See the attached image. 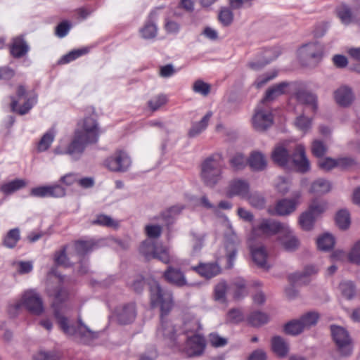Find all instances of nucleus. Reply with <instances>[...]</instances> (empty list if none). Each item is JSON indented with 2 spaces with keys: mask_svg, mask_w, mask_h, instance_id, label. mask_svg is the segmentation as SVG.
<instances>
[{
  "mask_svg": "<svg viewBox=\"0 0 360 360\" xmlns=\"http://www.w3.org/2000/svg\"><path fill=\"white\" fill-rule=\"evenodd\" d=\"M63 280V276L57 274L56 268H51L47 275L46 290L49 296L53 297L52 307L54 316L60 328L66 335L78 337L84 342L87 343L89 340L96 338L97 333L84 325L80 319L78 321L77 328L68 324V319L63 314L68 308L63 302L68 297V290L62 286Z\"/></svg>",
  "mask_w": 360,
  "mask_h": 360,
  "instance_id": "1",
  "label": "nucleus"
},
{
  "mask_svg": "<svg viewBox=\"0 0 360 360\" xmlns=\"http://www.w3.org/2000/svg\"><path fill=\"white\" fill-rule=\"evenodd\" d=\"M259 229L265 233L278 234V242L288 252H294L300 246L298 238L285 223L271 219L264 220L259 224Z\"/></svg>",
  "mask_w": 360,
  "mask_h": 360,
  "instance_id": "2",
  "label": "nucleus"
},
{
  "mask_svg": "<svg viewBox=\"0 0 360 360\" xmlns=\"http://www.w3.org/2000/svg\"><path fill=\"white\" fill-rule=\"evenodd\" d=\"M150 292L152 307H159L160 316H167L174 306L172 292L162 288L158 282L153 281L150 283Z\"/></svg>",
  "mask_w": 360,
  "mask_h": 360,
  "instance_id": "3",
  "label": "nucleus"
},
{
  "mask_svg": "<svg viewBox=\"0 0 360 360\" xmlns=\"http://www.w3.org/2000/svg\"><path fill=\"white\" fill-rule=\"evenodd\" d=\"M150 292L152 307H159L160 316H167L174 306L172 292L162 288L158 282L153 281L150 283Z\"/></svg>",
  "mask_w": 360,
  "mask_h": 360,
  "instance_id": "4",
  "label": "nucleus"
},
{
  "mask_svg": "<svg viewBox=\"0 0 360 360\" xmlns=\"http://www.w3.org/2000/svg\"><path fill=\"white\" fill-rule=\"evenodd\" d=\"M222 169L221 155H213L205 160L202 164L200 172V176L205 185L213 188L218 184L221 179Z\"/></svg>",
  "mask_w": 360,
  "mask_h": 360,
  "instance_id": "5",
  "label": "nucleus"
},
{
  "mask_svg": "<svg viewBox=\"0 0 360 360\" xmlns=\"http://www.w3.org/2000/svg\"><path fill=\"white\" fill-rule=\"evenodd\" d=\"M330 333L338 352L342 356H350L353 351V345L348 331L342 326L332 325Z\"/></svg>",
  "mask_w": 360,
  "mask_h": 360,
  "instance_id": "6",
  "label": "nucleus"
},
{
  "mask_svg": "<svg viewBox=\"0 0 360 360\" xmlns=\"http://www.w3.org/2000/svg\"><path fill=\"white\" fill-rule=\"evenodd\" d=\"M75 132H79L82 137L91 144L96 143L98 141L100 129L98 123L93 117H86L77 124V128Z\"/></svg>",
  "mask_w": 360,
  "mask_h": 360,
  "instance_id": "7",
  "label": "nucleus"
},
{
  "mask_svg": "<svg viewBox=\"0 0 360 360\" xmlns=\"http://www.w3.org/2000/svg\"><path fill=\"white\" fill-rule=\"evenodd\" d=\"M323 46L318 42H311L303 45L299 50V56L302 63L306 66H315L321 60Z\"/></svg>",
  "mask_w": 360,
  "mask_h": 360,
  "instance_id": "8",
  "label": "nucleus"
},
{
  "mask_svg": "<svg viewBox=\"0 0 360 360\" xmlns=\"http://www.w3.org/2000/svg\"><path fill=\"white\" fill-rule=\"evenodd\" d=\"M24 306L27 310L34 315H40L44 311L43 300L40 295L35 290L25 291L20 302L15 304V309H18Z\"/></svg>",
  "mask_w": 360,
  "mask_h": 360,
  "instance_id": "9",
  "label": "nucleus"
},
{
  "mask_svg": "<svg viewBox=\"0 0 360 360\" xmlns=\"http://www.w3.org/2000/svg\"><path fill=\"white\" fill-rule=\"evenodd\" d=\"M157 338L162 339L171 345H179L181 343V333L174 325L165 316H160V323L156 331Z\"/></svg>",
  "mask_w": 360,
  "mask_h": 360,
  "instance_id": "10",
  "label": "nucleus"
},
{
  "mask_svg": "<svg viewBox=\"0 0 360 360\" xmlns=\"http://www.w3.org/2000/svg\"><path fill=\"white\" fill-rule=\"evenodd\" d=\"M301 193L295 191L292 193V198H283L276 203L274 207L268 209L271 215L288 216L294 212L300 204Z\"/></svg>",
  "mask_w": 360,
  "mask_h": 360,
  "instance_id": "11",
  "label": "nucleus"
},
{
  "mask_svg": "<svg viewBox=\"0 0 360 360\" xmlns=\"http://www.w3.org/2000/svg\"><path fill=\"white\" fill-rule=\"evenodd\" d=\"M131 163L129 156L122 150L116 151L105 160V167L109 170L117 172H127L131 166Z\"/></svg>",
  "mask_w": 360,
  "mask_h": 360,
  "instance_id": "12",
  "label": "nucleus"
},
{
  "mask_svg": "<svg viewBox=\"0 0 360 360\" xmlns=\"http://www.w3.org/2000/svg\"><path fill=\"white\" fill-rule=\"evenodd\" d=\"M185 342V346L183 349L184 353L188 357H193L201 355L205 348V338L200 335H192L181 340Z\"/></svg>",
  "mask_w": 360,
  "mask_h": 360,
  "instance_id": "13",
  "label": "nucleus"
},
{
  "mask_svg": "<svg viewBox=\"0 0 360 360\" xmlns=\"http://www.w3.org/2000/svg\"><path fill=\"white\" fill-rule=\"evenodd\" d=\"M273 124L272 114L266 110L257 107L252 117V126L256 131H264Z\"/></svg>",
  "mask_w": 360,
  "mask_h": 360,
  "instance_id": "14",
  "label": "nucleus"
},
{
  "mask_svg": "<svg viewBox=\"0 0 360 360\" xmlns=\"http://www.w3.org/2000/svg\"><path fill=\"white\" fill-rule=\"evenodd\" d=\"M89 144L91 143L86 142L79 132H75L72 141L67 146L68 155L71 156L72 160H77L80 158Z\"/></svg>",
  "mask_w": 360,
  "mask_h": 360,
  "instance_id": "15",
  "label": "nucleus"
},
{
  "mask_svg": "<svg viewBox=\"0 0 360 360\" xmlns=\"http://www.w3.org/2000/svg\"><path fill=\"white\" fill-rule=\"evenodd\" d=\"M294 166L301 173H305L310 169V163L307 158L305 149L302 145H297L290 155Z\"/></svg>",
  "mask_w": 360,
  "mask_h": 360,
  "instance_id": "16",
  "label": "nucleus"
},
{
  "mask_svg": "<svg viewBox=\"0 0 360 360\" xmlns=\"http://www.w3.org/2000/svg\"><path fill=\"white\" fill-rule=\"evenodd\" d=\"M163 277L167 282L179 288L191 285L184 272L178 268L168 266L163 274Z\"/></svg>",
  "mask_w": 360,
  "mask_h": 360,
  "instance_id": "17",
  "label": "nucleus"
},
{
  "mask_svg": "<svg viewBox=\"0 0 360 360\" xmlns=\"http://www.w3.org/2000/svg\"><path fill=\"white\" fill-rule=\"evenodd\" d=\"M136 316V307L134 303L120 306L115 309V316L120 324L126 325L132 323Z\"/></svg>",
  "mask_w": 360,
  "mask_h": 360,
  "instance_id": "18",
  "label": "nucleus"
},
{
  "mask_svg": "<svg viewBox=\"0 0 360 360\" xmlns=\"http://www.w3.org/2000/svg\"><path fill=\"white\" fill-rule=\"evenodd\" d=\"M239 240L234 233L226 236L225 248L226 251L227 268L231 269L236 258L237 246Z\"/></svg>",
  "mask_w": 360,
  "mask_h": 360,
  "instance_id": "19",
  "label": "nucleus"
},
{
  "mask_svg": "<svg viewBox=\"0 0 360 360\" xmlns=\"http://www.w3.org/2000/svg\"><path fill=\"white\" fill-rule=\"evenodd\" d=\"M250 252L252 260L258 267L264 270H269L271 267L267 262L268 253L265 247L262 245L250 246Z\"/></svg>",
  "mask_w": 360,
  "mask_h": 360,
  "instance_id": "20",
  "label": "nucleus"
},
{
  "mask_svg": "<svg viewBox=\"0 0 360 360\" xmlns=\"http://www.w3.org/2000/svg\"><path fill=\"white\" fill-rule=\"evenodd\" d=\"M9 49L11 55L13 58H20L27 53L30 47L22 36H18L12 39Z\"/></svg>",
  "mask_w": 360,
  "mask_h": 360,
  "instance_id": "21",
  "label": "nucleus"
},
{
  "mask_svg": "<svg viewBox=\"0 0 360 360\" xmlns=\"http://www.w3.org/2000/svg\"><path fill=\"white\" fill-rule=\"evenodd\" d=\"M334 97L337 103L343 107L351 105L354 99L352 89L346 85L341 86L338 88L334 92Z\"/></svg>",
  "mask_w": 360,
  "mask_h": 360,
  "instance_id": "22",
  "label": "nucleus"
},
{
  "mask_svg": "<svg viewBox=\"0 0 360 360\" xmlns=\"http://www.w3.org/2000/svg\"><path fill=\"white\" fill-rule=\"evenodd\" d=\"M191 269L201 276L210 279L221 272V268L217 263H200L199 265L192 266Z\"/></svg>",
  "mask_w": 360,
  "mask_h": 360,
  "instance_id": "23",
  "label": "nucleus"
},
{
  "mask_svg": "<svg viewBox=\"0 0 360 360\" xmlns=\"http://www.w3.org/2000/svg\"><path fill=\"white\" fill-rule=\"evenodd\" d=\"M250 184L249 183L243 179H237L233 180L229 189V195L230 196L238 195L242 198L248 197L250 193Z\"/></svg>",
  "mask_w": 360,
  "mask_h": 360,
  "instance_id": "24",
  "label": "nucleus"
},
{
  "mask_svg": "<svg viewBox=\"0 0 360 360\" xmlns=\"http://www.w3.org/2000/svg\"><path fill=\"white\" fill-rule=\"evenodd\" d=\"M235 300H240L248 295L246 281L240 277L234 278L229 287Z\"/></svg>",
  "mask_w": 360,
  "mask_h": 360,
  "instance_id": "25",
  "label": "nucleus"
},
{
  "mask_svg": "<svg viewBox=\"0 0 360 360\" xmlns=\"http://www.w3.org/2000/svg\"><path fill=\"white\" fill-rule=\"evenodd\" d=\"M297 100L306 105V109H310L312 112L317 110L316 96L304 89H300L295 93Z\"/></svg>",
  "mask_w": 360,
  "mask_h": 360,
  "instance_id": "26",
  "label": "nucleus"
},
{
  "mask_svg": "<svg viewBox=\"0 0 360 360\" xmlns=\"http://www.w3.org/2000/svg\"><path fill=\"white\" fill-rule=\"evenodd\" d=\"M289 84L286 82H283L272 86L269 87L264 97L262 100V103H266L275 100L278 96L285 94L287 87Z\"/></svg>",
  "mask_w": 360,
  "mask_h": 360,
  "instance_id": "27",
  "label": "nucleus"
},
{
  "mask_svg": "<svg viewBox=\"0 0 360 360\" xmlns=\"http://www.w3.org/2000/svg\"><path fill=\"white\" fill-rule=\"evenodd\" d=\"M201 329V324L200 321L194 317L186 318L184 320L182 328L181 329V335L185 337L191 336L192 335H197L196 333Z\"/></svg>",
  "mask_w": 360,
  "mask_h": 360,
  "instance_id": "28",
  "label": "nucleus"
},
{
  "mask_svg": "<svg viewBox=\"0 0 360 360\" xmlns=\"http://www.w3.org/2000/svg\"><path fill=\"white\" fill-rule=\"evenodd\" d=\"M248 163L253 171H263L267 165L266 157L258 151H254L250 154Z\"/></svg>",
  "mask_w": 360,
  "mask_h": 360,
  "instance_id": "29",
  "label": "nucleus"
},
{
  "mask_svg": "<svg viewBox=\"0 0 360 360\" xmlns=\"http://www.w3.org/2000/svg\"><path fill=\"white\" fill-rule=\"evenodd\" d=\"M11 108L12 112H16L18 114L22 115L27 113L37 103V96L34 95L28 98L22 106L18 108V101L13 97H11Z\"/></svg>",
  "mask_w": 360,
  "mask_h": 360,
  "instance_id": "30",
  "label": "nucleus"
},
{
  "mask_svg": "<svg viewBox=\"0 0 360 360\" xmlns=\"http://www.w3.org/2000/svg\"><path fill=\"white\" fill-rule=\"evenodd\" d=\"M271 158L277 165L285 167L290 160V155L283 146H277L271 153Z\"/></svg>",
  "mask_w": 360,
  "mask_h": 360,
  "instance_id": "31",
  "label": "nucleus"
},
{
  "mask_svg": "<svg viewBox=\"0 0 360 360\" xmlns=\"http://www.w3.org/2000/svg\"><path fill=\"white\" fill-rule=\"evenodd\" d=\"M212 116V112L209 111L200 122L193 123L188 132V136L190 138H193L201 134L207 128Z\"/></svg>",
  "mask_w": 360,
  "mask_h": 360,
  "instance_id": "32",
  "label": "nucleus"
},
{
  "mask_svg": "<svg viewBox=\"0 0 360 360\" xmlns=\"http://www.w3.org/2000/svg\"><path fill=\"white\" fill-rule=\"evenodd\" d=\"M271 349L279 357H285L289 351L288 344L281 336H274L272 338Z\"/></svg>",
  "mask_w": 360,
  "mask_h": 360,
  "instance_id": "33",
  "label": "nucleus"
},
{
  "mask_svg": "<svg viewBox=\"0 0 360 360\" xmlns=\"http://www.w3.org/2000/svg\"><path fill=\"white\" fill-rule=\"evenodd\" d=\"M278 56V53L274 49H266L263 53V60L257 62H250L248 65L253 70H259L269 63L271 61L275 60Z\"/></svg>",
  "mask_w": 360,
  "mask_h": 360,
  "instance_id": "34",
  "label": "nucleus"
},
{
  "mask_svg": "<svg viewBox=\"0 0 360 360\" xmlns=\"http://www.w3.org/2000/svg\"><path fill=\"white\" fill-rule=\"evenodd\" d=\"M96 244L91 240H78L74 244L75 252L78 256L79 259L82 258L89 252H91Z\"/></svg>",
  "mask_w": 360,
  "mask_h": 360,
  "instance_id": "35",
  "label": "nucleus"
},
{
  "mask_svg": "<svg viewBox=\"0 0 360 360\" xmlns=\"http://www.w3.org/2000/svg\"><path fill=\"white\" fill-rule=\"evenodd\" d=\"M336 13L344 25H347L356 21V15L352 13L351 8L345 4L339 6L336 8Z\"/></svg>",
  "mask_w": 360,
  "mask_h": 360,
  "instance_id": "36",
  "label": "nucleus"
},
{
  "mask_svg": "<svg viewBox=\"0 0 360 360\" xmlns=\"http://www.w3.org/2000/svg\"><path fill=\"white\" fill-rule=\"evenodd\" d=\"M26 186V181L23 179H16L8 183L4 184L0 187V191L5 195H10Z\"/></svg>",
  "mask_w": 360,
  "mask_h": 360,
  "instance_id": "37",
  "label": "nucleus"
},
{
  "mask_svg": "<svg viewBox=\"0 0 360 360\" xmlns=\"http://www.w3.org/2000/svg\"><path fill=\"white\" fill-rule=\"evenodd\" d=\"M318 272V269L314 265L307 266L303 271L297 272L289 276V279L293 282L305 283V278Z\"/></svg>",
  "mask_w": 360,
  "mask_h": 360,
  "instance_id": "38",
  "label": "nucleus"
},
{
  "mask_svg": "<svg viewBox=\"0 0 360 360\" xmlns=\"http://www.w3.org/2000/svg\"><path fill=\"white\" fill-rule=\"evenodd\" d=\"M20 239V231L18 228H14L8 231L3 239V245L7 248H14Z\"/></svg>",
  "mask_w": 360,
  "mask_h": 360,
  "instance_id": "39",
  "label": "nucleus"
},
{
  "mask_svg": "<svg viewBox=\"0 0 360 360\" xmlns=\"http://www.w3.org/2000/svg\"><path fill=\"white\" fill-rule=\"evenodd\" d=\"M269 321V316L266 314L255 311L250 314L248 317V323L253 327H259Z\"/></svg>",
  "mask_w": 360,
  "mask_h": 360,
  "instance_id": "40",
  "label": "nucleus"
},
{
  "mask_svg": "<svg viewBox=\"0 0 360 360\" xmlns=\"http://www.w3.org/2000/svg\"><path fill=\"white\" fill-rule=\"evenodd\" d=\"M159 243L150 240H146L142 242L139 251L140 253L145 257L147 260L153 259L156 248Z\"/></svg>",
  "mask_w": 360,
  "mask_h": 360,
  "instance_id": "41",
  "label": "nucleus"
},
{
  "mask_svg": "<svg viewBox=\"0 0 360 360\" xmlns=\"http://www.w3.org/2000/svg\"><path fill=\"white\" fill-rule=\"evenodd\" d=\"M319 319V315L315 311H309L304 314L299 319L304 330H307L314 326Z\"/></svg>",
  "mask_w": 360,
  "mask_h": 360,
  "instance_id": "42",
  "label": "nucleus"
},
{
  "mask_svg": "<svg viewBox=\"0 0 360 360\" xmlns=\"http://www.w3.org/2000/svg\"><path fill=\"white\" fill-rule=\"evenodd\" d=\"M331 190V184L325 179H319L311 184L310 191L316 194H324Z\"/></svg>",
  "mask_w": 360,
  "mask_h": 360,
  "instance_id": "43",
  "label": "nucleus"
},
{
  "mask_svg": "<svg viewBox=\"0 0 360 360\" xmlns=\"http://www.w3.org/2000/svg\"><path fill=\"white\" fill-rule=\"evenodd\" d=\"M153 259H156L164 264H168L172 261V256L167 247L159 243Z\"/></svg>",
  "mask_w": 360,
  "mask_h": 360,
  "instance_id": "44",
  "label": "nucleus"
},
{
  "mask_svg": "<svg viewBox=\"0 0 360 360\" xmlns=\"http://www.w3.org/2000/svg\"><path fill=\"white\" fill-rule=\"evenodd\" d=\"M335 245V238L330 233H324L317 239L318 248L323 251L331 250Z\"/></svg>",
  "mask_w": 360,
  "mask_h": 360,
  "instance_id": "45",
  "label": "nucleus"
},
{
  "mask_svg": "<svg viewBox=\"0 0 360 360\" xmlns=\"http://www.w3.org/2000/svg\"><path fill=\"white\" fill-rule=\"evenodd\" d=\"M183 209V206L176 205L171 207L160 214V219H162L169 226L173 224L174 216L179 214Z\"/></svg>",
  "mask_w": 360,
  "mask_h": 360,
  "instance_id": "46",
  "label": "nucleus"
},
{
  "mask_svg": "<svg viewBox=\"0 0 360 360\" xmlns=\"http://www.w3.org/2000/svg\"><path fill=\"white\" fill-rule=\"evenodd\" d=\"M55 138V133L52 130L48 131L45 133L39 142L38 143L37 150L39 152H43L46 150L53 141Z\"/></svg>",
  "mask_w": 360,
  "mask_h": 360,
  "instance_id": "47",
  "label": "nucleus"
},
{
  "mask_svg": "<svg viewBox=\"0 0 360 360\" xmlns=\"http://www.w3.org/2000/svg\"><path fill=\"white\" fill-rule=\"evenodd\" d=\"M316 218V217L307 210L300 215L299 223L302 229L309 231L312 229Z\"/></svg>",
  "mask_w": 360,
  "mask_h": 360,
  "instance_id": "48",
  "label": "nucleus"
},
{
  "mask_svg": "<svg viewBox=\"0 0 360 360\" xmlns=\"http://www.w3.org/2000/svg\"><path fill=\"white\" fill-rule=\"evenodd\" d=\"M304 330L302 328L299 319H295L287 323L284 326V331L286 334L297 335Z\"/></svg>",
  "mask_w": 360,
  "mask_h": 360,
  "instance_id": "49",
  "label": "nucleus"
},
{
  "mask_svg": "<svg viewBox=\"0 0 360 360\" xmlns=\"http://www.w3.org/2000/svg\"><path fill=\"white\" fill-rule=\"evenodd\" d=\"M335 221L340 229H347L350 224L349 212L345 210H340L336 214Z\"/></svg>",
  "mask_w": 360,
  "mask_h": 360,
  "instance_id": "50",
  "label": "nucleus"
},
{
  "mask_svg": "<svg viewBox=\"0 0 360 360\" xmlns=\"http://www.w3.org/2000/svg\"><path fill=\"white\" fill-rule=\"evenodd\" d=\"M246 199L248 202L254 207L261 209L265 205L264 198L257 192L249 193Z\"/></svg>",
  "mask_w": 360,
  "mask_h": 360,
  "instance_id": "51",
  "label": "nucleus"
},
{
  "mask_svg": "<svg viewBox=\"0 0 360 360\" xmlns=\"http://www.w3.org/2000/svg\"><path fill=\"white\" fill-rule=\"evenodd\" d=\"M54 262L58 266H63L65 267L72 266V263L66 255V246H64L62 250L55 253Z\"/></svg>",
  "mask_w": 360,
  "mask_h": 360,
  "instance_id": "52",
  "label": "nucleus"
},
{
  "mask_svg": "<svg viewBox=\"0 0 360 360\" xmlns=\"http://www.w3.org/2000/svg\"><path fill=\"white\" fill-rule=\"evenodd\" d=\"M347 259L350 263L360 266V240L352 247L347 254Z\"/></svg>",
  "mask_w": 360,
  "mask_h": 360,
  "instance_id": "53",
  "label": "nucleus"
},
{
  "mask_svg": "<svg viewBox=\"0 0 360 360\" xmlns=\"http://www.w3.org/2000/svg\"><path fill=\"white\" fill-rule=\"evenodd\" d=\"M218 19L224 27L229 26L233 20V13L229 8H222L219 13Z\"/></svg>",
  "mask_w": 360,
  "mask_h": 360,
  "instance_id": "54",
  "label": "nucleus"
},
{
  "mask_svg": "<svg viewBox=\"0 0 360 360\" xmlns=\"http://www.w3.org/2000/svg\"><path fill=\"white\" fill-rule=\"evenodd\" d=\"M230 165L234 170H241L245 167L248 161L241 153H237L230 159Z\"/></svg>",
  "mask_w": 360,
  "mask_h": 360,
  "instance_id": "55",
  "label": "nucleus"
},
{
  "mask_svg": "<svg viewBox=\"0 0 360 360\" xmlns=\"http://www.w3.org/2000/svg\"><path fill=\"white\" fill-rule=\"evenodd\" d=\"M91 224L107 227H116L118 225L117 221L105 214L98 215L96 219L92 221Z\"/></svg>",
  "mask_w": 360,
  "mask_h": 360,
  "instance_id": "56",
  "label": "nucleus"
},
{
  "mask_svg": "<svg viewBox=\"0 0 360 360\" xmlns=\"http://www.w3.org/2000/svg\"><path fill=\"white\" fill-rule=\"evenodd\" d=\"M244 319L242 311L238 309H232L229 311L226 315V322L232 324H237Z\"/></svg>",
  "mask_w": 360,
  "mask_h": 360,
  "instance_id": "57",
  "label": "nucleus"
},
{
  "mask_svg": "<svg viewBox=\"0 0 360 360\" xmlns=\"http://www.w3.org/2000/svg\"><path fill=\"white\" fill-rule=\"evenodd\" d=\"M340 289L342 294L347 299H352L355 294V287L351 281H344L340 284Z\"/></svg>",
  "mask_w": 360,
  "mask_h": 360,
  "instance_id": "58",
  "label": "nucleus"
},
{
  "mask_svg": "<svg viewBox=\"0 0 360 360\" xmlns=\"http://www.w3.org/2000/svg\"><path fill=\"white\" fill-rule=\"evenodd\" d=\"M87 53V50L86 49L74 50L68 53V54L63 56L59 60L60 64H65L70 63L78 57L82 56Z\"/></svg>",
  "mask_w": 360,
  "mask_h": 360,
  "instance_id": "59",
  "label": "nucleus"
},
{
  "mask_svg": "<svg viewBox=\"0 0 360 360\" xmlns=\"http://www.w3.org/2000/svg\"><path fill=\"white\" fill-rule=\"evenodd\" d=\"M210 85L202 80H196L193 85V90L195 93L200 94L203 96H207L210 92Z\"/></svg>",
  "mask_w": 360,
  "mask_h": 360,
  "instance_id": "60",
  "label": "nucleus"
},
{
  "mask_svg": "<svg viewBox=\"0 0 360 360\" xmlns=\"http://www.w3.org/2000/svg\"><path fill=\"white\" fill-rule=\"evenodd\" d=\"M326 207L327 204L325 201L314 200L309 205L308 211L317 217L326 210Z\"/></svg>",
  "mask_w": 360,
  "mask_h": 360,
  "instance_id": "61",
  "label": "nucleus"
},
{
  "mask_svg": "<svg viewBox=\"0 0 360 360\" xmlns=\"http://www.w3.org/2000/svg\"><path fill=\"white\" fill-rule=\"evenodd\" d=\"M48 197L63 198L65 195V188L59 184L47 186Z\"/></svg>",
  "mask_w": 360,
  "mask_h": 360,
  "instance_id": "62",
  "label": "nucleus"
},
{
  "mask_svg": "<svg viewBox=\"0 0 360 360\" xmlns=\"http://www.w3.org/2000/svg\"><path fill=\"white\" fill-rule=\"evenodd\" d=\"M327 148L326 145L319 140H315L312 143L311 152L317 158H322L326 153Z\"/></svg>",
  "mask_w": 360,
  "mask_h": 360,
  "instance_id": "63",
  "label": "nucleus"
},
{
  "mask_svg": "<svg viewBox=\"0 0 360 360\" xmlns=\"http://www.w3.org/2000/svg\"><path fill=\"white\" fill-rule=\"evenodd\" d=\"M33 358L34 360H60V355L56 352L40 351Z\"/></svg>",
  "mask_w": 360,
  "mask_h": 360,
  "instance_id": "64",
  "label": "nucleus"
}]
</instances>
